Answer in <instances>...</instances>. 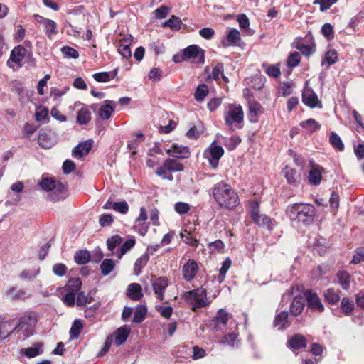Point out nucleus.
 Instances as JSON below:
<instances>
[{
	"mask_svg": "<svg viewBox=\"0 0 364 364\" xmlns=\"http://www.w3.org/2000/svg\"><path fill=\"white\" fill-rule=\"evenodd\" d=\"M286 214L290 220L309 225L314 220L316 208L310 203H295L287 207Z\"/></svg>",
	"mask_w": 364,
	"mask_h": 364,
	"instance_id": "f257e3e1",
	"label": "nucleus"
},
{
	"mask_svg": "<svg viewBox=\"0 0 364 364\" xmlns=\"http://www.w3.org/2000/svg\"><path fill=\"white\" fill-rule=\"evenodd\" d=\"M213 196L217 203L227 209H233L239 203L237 193L228 183L220 182L213 188Z\"/></svg>",
	"mask_w": 364,
	"mask_h": 364,
	"instance_id": "f03ea898",
	"label": "nucleus"
},
{
	"mask_svg": "<svg viewBox=\"0 0 364 364\" xmlns=\"http://www.w3.org/2000/svg\"><path fill=\"white\" fill-rule=\"evenodd\" d=\"M244 113L240 105H229L227 110L224 112L225 124L234 130L235 128H241L240 124L243 122Z\"/></svg>",
	"mask_w": 364,
	"mask_h": 364,
	"instance_id": "7ed1b4c3",
	"label": "nucleus"
},
{
	"mask_svg": "<svg viewBox=\"0 0 364 364\" xmlns=\"http://www.w3.org/2000/svg\"><path fill=\"white\" fill-rule=\"evenodd\" d=\"M184 299L187 302L193 305V311H196L197 308L205 307L209 304L206 290L203 288L186 292L184 294Z\"/></svg>",
	"mask_w": 364,
	"mask_h": 364,
	"instance_id": "20e7f679",
	"label": "nucleus"
},
{
	"mask_svg": "<svg viewBox=\"0 0 364 364\" xmlns=\"http://www.w3.org/2000/svg\"><path fill=\"white\" fill-rule=\"evenodd\" d=\"M183 53L186 60H191L198 64H203L205 62V51L197 45L188 46L183 49Z\"/></svg>",
	"mask_w": 364,
	"mask_h": 364,
	"instance_id": "39448f33",
	"label": "nucleus"
},
{
	"mask_svg": "<svg viewBox=\"0 0 364 364\" xmlns=\"http://www.w3.org/2000/svg\"><path fill=\"white\" fill-rule=\"evenodd\" d=\"M224 154V149L222 146L212 143L205 151L204 156L207 158L213 168L218 167V161Z\"/></svg>",
	"mask_w": 364,
	"mask_h": 364,
	"instance_id": "423d86ee",
	"label": "nucleus"
},
{
	"mask_svg": "<svg viewBox=\"0 0 364 364\" xmlns=\"http://www.w3.org/2000/svg\"><path fill=\"white\" fill-rule=\"evenodd\" d=\"M251 218L258 225L266 226L269 229L272 228V219L266 215L259 213V204L257 201L251 203Z\"/></svg>",
	"mask_w": 364,
	"mask_h": 364,
	"instance_id": "0eeeda50",
	"label": "nucleus"
},
{
	"mask_svg": "<svg viewBox=\"0 0 364 364\" xmlns=\"http://www.w3.org/2000/svg\"><path fill=\"white\" fill-rule=\"evenodd\" d=\"M304 296L309 309L313 311H317L319 313L324 311V306L317 293L311 289H307L304 291Z\"/></svg>",
	"mask_w": 364,
	"mask_h": 364,
	"instance_id": "6e6552de",
	"label": "nucleus"
},
{
	"mask_svg": "<svg viewBox=\"0 0 364 364\" xmlns=\"http://www.w3.org/2000/svg\"><path fill=\"white\" fill-rule=\"evenodd\" d=\"M302 102L310 108L322 107L321 102L318 100L316 92L307 85L303 90Z\"/></svg>",
	"mask_w": 364,
	"mask_h": 364,
	"instance_id": "1a4fd4ad",
	"label": "nucleus"
},
{
	"mask_svg": "<svg viewBox=\"0 0 364 364\" xmlns=\"http://www.w3.org/2000/svg\"><path fill=\"white\" fill-rule=\"evenodd\" d=\"M230 318L229 314L223 309H220L216 313L215 316L210 321L209 326L215 331H219L223 329Z\"/></svg>",
	"mask_w": 364,
	"mask_h": 364,
	"instance_id": "9d476101",
	"label": "nucleus"
},
{
	"mask_svg": "<svg viewBox=\"0 0 364 364\" xmlns=\"http://www.w3.org/2000/svg\"><path fill=\"white\" fill-rule=\"evenodd\" d=\"M27 53V50L21 45L14 47L11 52L8 65L11 67V63H14L18 67H21L23 65V60L25 58Z\"/></svg>",
	"mask_w": 364,
	"mask_h": 364,
	"instance_id": "9b49d317",
	"label": "nucleus"
},
{
	"mask_svg": "<svg viewBox=\"0 0 364 364\" xmlns=\"http://www.w3.org/2000/svg\"><path fill=\"white\" fill-rule=\"evenodd\" d=\"M168 285V280L166 277H159L152 282V287L156 297L162 301L164 297V291Z\"/></svg>",
	"mask_w": 364,
	"mask_h": 364,
	"instance_id": "f8f14e48",
	"label": "nucleus"
},
{
	"mask_svg": "<svg viewBox=\"0 0 364 364\" xmlns=\"http://www.w3.org/2000/svg\"><path fill=\"white\" fill-rule=\"evenodd\" d=\"M92 144L93 141L92 139H88L80 143L73 149L72 156L76 159H82L88 154L92 149Z\"/></svg>",
	"mask_w": 364,
	"mask_h": 364,
	"instance_id": "ddd939ff",
	"label": "nucleus"
},
{
	"mask_svg": "<svg viewBox=\"0 0 364 364\" xmlns=\"http://www.w3.org/2000/svg\"><path fill=\"white\" fill-rule=\"evenodd\" d=\"M117 102L112 100H105L98 110V116L102 120L109 119L114 111Z\"/></svg>",
	"mask_w": 364,
	"mask_h": 364,
	"instance_id": "4468645a",
	"label": "nucleus"
},
{
	"mask_svg": "<svg viewBox=\"0 0 364 364\" xmlns=\"http://www.w3.org/2000/svg\"><path fill=\"white\" fill-rule=\"evenodd\" d=\"M305 301L304 294L294 296L289 308L291 314L294 316L301 314L305 307Z\"/></svg>",
	"mask_w": 364,
	"mask_h": 364,
	"instance_id": "2eb2a0df",
	"label": "nucleus"
},
{
	"mask_svg": "<svg viewBox=\"0 0 364 364\" xmlns=\"http://www.w3.org/2000/svg\"><path fill=\"white\" fill-rule=\"evenodd\" d=\"M36 320L31 316L21 317L17 323L18 332H23L27 334L31 333V328L35 325Z\"/></svg>",
	"mask_w": 364,
	"mask_h": 364,
	"instance_id": "dca6fc26",
	"label": "nucleus"
},
{
	"mask_svg": "<svg viewBox=\"0 0 364 364\" xmlns=\"http://www.w3.org/2000/svg\"><path fill=\"white\" fill-rule=\"evenodd\" d=\"M198 269V264L193 259H189L183 267L182 272L183 278L189 282L196 276Z\"/></svg>",
	"mask_w": 364,
	"mask_h": 364,
	"instance_id": "f3484780",
	"label": "nucleus"
},
{
	"mask_svg": "<svg viewBox=\"0 0 364 364\" xmlns=\"http://www.w3.org/2000/svg\"><path fill=\"white\" fill-rule=\"evenodd\" d=\"M66 186L61 182H58V185L53 188L48 195V199L53 202H58L66 198Z\"/></svg>",
	"mask_w": 364,
	"mask_h": 364,
	"instance_id": "a211bd4d",
	"label": "nucleus"
},
{
	"mask_svg": "<svg viewBox=\"0 0 364 364\" xmlns=\"http://www.w3.org/2000/svg\"><path fill=\"white\" fill-rule=\"evenodd\" d=\"M166 152L171 156L179 159H186L190 155L188 146H180L177 144H173L170 149H167Z\"/></svg>",
	"mask_w": 364,
	"mask_h": 364,
	"instance_id": "6ab92c4d",
	"label": "nucleus"
},
{
	"mask_svg": "<svg viewBox=\"0 0 364 364\" xmlns=\"http://www.w3.org/2000/svg\"><path fill=\"white\" fill-rule=\"evenodd\" d=\"M130 332L131 329L127 325H124L117 328L113 334L115 344L118 346L123 344L129 336Z\"/></svg>",
	"mask_w": 364,
	"mask_h": 364,
	"instance_id": "aec40b11",
	"label": "nucleus"
},
{
	"mask_svg": "<svg viewBox=\"0 0 364 364\" xmlns=\"http://www.w3.org/2000/svg\"><path fill=\"white\" fill-rule=\"evenodd\" d=\"M323 168L318 165H313L309 172L308 180L311 185L317 186L321 183Z\"/></svg>",
	"mask_w": 364,
	"mask_h": 364,
	"instance_id": "412c9836",
	"label": "nucleus"
},
{
	"mask_svg": "<svg viewBox=\"0 0 364 364\" xmlns=\"http://www.w3.org/2000/svg\"><path fill=\"white\" fill-rule=\"evenodd\" d=\"M14 331H18L17 323L14 321L2 322L0 324V338L6 339Z\"/></svg>",
	"mask_w": 364,
	"mask_h": 364,
	"instance_id": "4be33fe9",
	"label": "nucleus"
},
{
	"mask_svg": "<svg viewBox=\"0 0 364 364\" xmlns=\"http://www.w3.org/2000/svg\"><path fill=\"white\" fill-rule=\"evenodd\" d=\"M273 325L278 330L287 328L290 326L288 312L283 311L278 314L274 318Z\"/></svg>",
	"mask_w": 364,
	"mask_h": 364,
	"instance_id": "5701e85b",
	"label": "nucleus"
},
{
	"mask_svg": "<svg viewBox=\"0 0 364 364\" xmlns=\"http://www.w3.org/2000/svg\"><path fill=\"white\" fill-rule=\"evenodd\" d=\"M241 38L240 33L236 28H231L227 33L225 39L221 41V43L224 47H228L232 44H235Z\"/></svg>",
	"mask_w": 364,
	"mask_h": 364,
	"instance_id": "b1692460",
	"label": "nucleus"
},
{
	"mask_svg": "<svg viewBox=\"0 0 364 364\" xmlns=\"http://www.w3.org/2000/svg\"><path fill=\"white\" fill-rule=\"evenodd\" d=\"M127 295L134 301H139L142 296V289L139 284L132 283L128 286Z\"/></svg>",
	"mask_w": 364,
	"mask_h": 364,
	"instance_id": "393cba45",
	"label": "nucleus"
},
{
	"mask_svg": "<svg viewBox=\"0 0 364 364\" xmlns=\"http://www.w3.org/2000/svg\"><path fill=\"white\" fill-rule=\"evenodd\" d=\"M132 41V36H129L128 38H124L120 41L118 51L119 54L124 58L127 59L132 56V51L129 46Z\"/></svg>",
	"mask_w": 364,
	"mask_h": 364,
	"instance_id": "a878e982",
	"label": "nucleus"
},
{
	"mask_svg": "<svg viewBox=\"0 0 364 364\" xmlns=\"http://www.w3.org/2000/svg\"><path fill=\"white\" fill-rule=\"evenodd\" d=\"M323 296L325 299V301L331 305L337 304L341 299L340 291H336L332 288H329L323 291Z\"/></svg>",
	"mask_w": 364,
	"mask_h": 364,
	"instance_id": "bb28decb",
	"label": "nucleus"
},
{
	"mask_svg": "<svg viewBox=\"0 0 364 364\" xmlns=\"http://www.w3.org/2000/svg\"><path fill=\"white\" fill-rule=\"evenodd\" d=\"M336 277L338 279V282L339 285L344 290H348L350 288V275L346 270H340L337 272Z\"/></svg>",
	"mask_w": 364,
	"mask_h": 364,
	"instance_id": "cd10ccee",
	"label": "nucleus"
},
{
	"mask_svg": "<svg viewBox=\"0 0 364 364\" xmlns=\"http://www.w3.org/2000/svg\"><path fill=\"white\" fill-rule=\"evenodd\" d=\"M288 342L289 346L294 349L305 348L306 346V339L301 334L293 336Z\"/></svg>",
	"mask_w": 364,
	"mask_h": 364,
	"instance_id": "c85d7f7f",
	"label": "nucleus"
},
{
	"mask_svg": "<svg viewBox=\"0 0 364 364\" xmlns=\"http://www.w3.org/2000/svg\"><path fill=\"white\" fill-rule=\"evenodd\" d=\"M82 282L80 278H72L68 281V283L63 288L65 291L73 292L76 294L80 289Z\"/></svg>",
	"mask_w": 364,
	"mask_h": 364,
	"instance_id": "c756f323",
	"label": "nucleus"
},
{
	"mask_svg": "<svg viewBox=\"0 0 364 364\" xmlns=\"http://www.w3.org/2000/svg\"><path fill=\"white\" fill-rule=\"evenodd\" d=\"M338 60V53L335 49H329L325 53L321 60V65L327 64L328 67L334 64Z\"/></svg>",
	"mask_w": 364,
	"mask_h": 364,
	"instance_id": "7c9ffc66",
	"label": "nucleus"
},
{
	"mask_svg": "<svg viewBox=\"0 0 364 364\" xmlns=\"http://www.w3.org/2000/svg\"><path fill=\"white\" fill-rule=\"evenodd\" d=\"M91 120V112L87 107H82L77 114V122L82 125L87 124Z\"/></svg>",
	"mask_w": 364,
	"mask_h": 364,
	"instance_id": "2f4dec72",
	"label": "nucleus"
},
{
	"mask_svg": "<svg viewBox=\"0 0 364 364\" xmlns=\"http://www.w3.org/2000/svg\"><path fill=\"white\" fill-rule=\"evenodd\" d=\"M164 167L169 172H177L183 171V166L181 163L173 159H167L164 161Z\"/></svg>",
	"mask_w": 364,
	"mask_h": 364,
	"instance_id": "473e14b6",
	"label": "nucleus"
},
{
	"mask_svg": "<svg viewBox=\"0 0 364 364\" xmlns=\"http://www.w3.org/2000/svg\"><path fill=\"white\" fill-rule=\"evenodd\" d=\"M6 296L12 299H25L28 297L26 292L22 289H17L14 287L10 288L9 290L6 291Z\"/></svg>",
	"mask_w": 364,
	"mask_h": 364,
	"instance_id": "72a5a7b5",
	"label": "nucleus"
},
{
	"mask_svg": "<svg viewBox=\"0 0 364 364\" xmlns=\"http://www.w3.org/2000/svg\"><path fill=\"white\" fill-rule=\"evenodd\" d=\"M224 66L222 63H218L213 69L212 77L215 80H219L222 78L224 82H228L229 79L224 75Z\"/></svg>",
	"mask_w": 364,
	"mask_h": 364,
	"instance_id": "f704fd0d",
	"label": "nucleus"
},
{
	"mask_svg": "<svg viewBox=\"0 0 364 364\" xmlns=\"http://www.w3.org/2000/svg\"><path fill=\"white\" fill-rule=\"evenodd\" d=\"M74 259L77 264H85L90 260V254L89 251L86 250H79L75 252Z\"/></svg>",
	"mask_w": 364,
	"mask_h": 364,
	"instance_id": "c9c22d12",
	"label": "nucleus"
},
{
	"mask_svg": "<svg viewBox=\"0 0 364 364\" xmlns=\"http://www.w3.org/2000/svg\"><path fill=\"white\" fill-rule=\"evenodd\" d=\"M24 354L28 358H34L43 353V344L37 343L33 346L26 348L23 350Z\"/></svg>",
	"mask_w": 364,
	"mask_h": 364,
	"instance_id": "e433bc0d",
	"label": "nucleus"
},
{
	"mask_svg": "<svg viewBox=\"0 0 364 364\" xmlns=\"http://www.w3.org/2000/svg\"><path fill=\"white\" fill-rule=\"evenodd\" d=\"M149 259V255L147 253L142 255L139 257L134 263V273L136 275H139L142 268L147 264Z\"/></svg>",
	"mask_w": 364,
	"mask_h": 364,
	"instance_id": "4c0bfd02",
	"label": "nucleus"
},
{
	"mask_svg": "<svg viewBox=\"0 0 364 364\" xmlns=\"http://www.w3.org/2000/svg\"><path fill=\"white\" fill-rule=\"evenodd\" d=\"M82 328L83 325L82 321L80 319H75L73 323L70 330V338L71 340L78 338Z\"/></svg>",
	"mask_w": 364,
	"mask_h": 364,
	"instance_id": "58836bf2",
	"label": "nucleus"
},
{
	"mask_svg": "<svg viewBox=\"0 0 364 364\" xmlns=\"http://www.w3.org/2000/svg\"><path fill=\"white\" fill-rule=\"evenodd\" d=\"M38 142L39 146L46 149H50L54 145V141L46 132L40 133Z\"/></svg>",
	"mask_w": 364,
	"mask_h": 364,
	"instance_id": "ea45409f",
	"label": "nucleus"
},
{
	"mask_svg": "<svg viewBox=\"0 0 364 364\" xmlns=\"http://www.w3.org/2000/svg\"><path fill=\"white\" fill-rule=\"evenodd\" d=\"M122 238L119 235H116L110 238H108L107 240V245L109 250H110L113 255H116L119 253V251L114 252V250L117 247L119 246L122 244Z\"/></svg>",
	"mask_w": 364,
	"mask_h": 364,
	"instance_id": "a19ab883",
	"label": "nucleus"
},
{
	"mask_svg": "<svg viewBox=\"0 0 364 364\" xmlns=\"http://www.w3.org/2000/svg\"><path fill=\"white\" fill-rule=\"evenodd\" d=\"M114 262L111 259H104L100 264L101 274L103 276H107L110 274L114 269Z\"/></svg>",
	"mask_w": 364,
	"mask_h": 364,
	"instance_id": "79ce46f5",
	"label": "nucleus"
},
{
	"mask_svg": "<svg viewBox=\"0 0 364 364\" xmlns=\"http://www.w3.org/2000/svg\"><path fill=\"white\" fill-rule=\"evenodd\" d=\"M182 21L180 18L172 16L171 18L162 23L163 27H168L171 30L178 31L181 29Z\"/></svg>",
	"mask_w": 364,
	"mask_h": 364,
	"instance_id": "37998d69",
	"label": "nucleus"
},
{
	"mask_svg": "<svg viewBox=\"0 0 364 364\" xmlns=\"http://www.w3.org/2000/svg\"><path fill=\"white\" fill-rule=\"evenodd\" d=\"M331 146L336 150L341 151L344 149V144L341 137L335 132H331L329 136Z\"/></svg>",
	"mask_w": 364,
	"mask_h": 364,
	"instance_id": "c03bdc74",
	"label": "nucleus"
},
{
	"mask_svg": "<svg viewBox=\"0 0 364 364\" xmlns=\"http://www.w3.org/2000/svg\"><path fill=\"white\" fill-rule=\"evenodd\" d=\"M146 308L144 306H138L134 313L133 322L139 323H141L146 318Z\"/></svg>",
	"mask_w": 364,
	"mask_h": 364,
	"instance_id": "a18cd8bd",
	"label": "nucleus"
},
{
	"mask_svg": "<svg viewBox=\"0 0 364 364\" xmlns=\"http://www.w3.org/2000/svg\"><path fill=\"white\" fill-rule=\"evenodd\" d=\"M300 126L310 132L317 131L321 127L320 124L314 119H309L300 122Z\"/></svg>",
	"mask_w": 364,
	"mask_h": 364,
	"instance_id": "49530a36",
	"label": "nucleus"
},
{
	"mask_svg": "<svg viewBox=\"0 0 364 364\" xmlns=\"http://www.w3.org/2000/svg\"><path fill=\"white\" fill-rule=\"evenodd\" d=\"M39 185L41 188L46 191H51L58 185L53 178H43L40 181Z\"/></svg>",
	"mask_w": 364,
	"mask_h": 364,
	"instance_id": "de8ad7c7",
	"label": "nucleus"
},
{
	"mask_svg": "<svg viewBox=\"0 0 364 364\" xmlns=\"http://www.w3.org/2000/svg\"><path fill=\"white\" fill-rule=\"evenodd\" d=\"M249 109V117L250 122H256L257 121V116L258 115L259 113L262 112V107L260 106L259 104L257 102H253L250 104Z\"/></svg>",
	"mask_w": 364,
	"mask_h": 364,
	"instance_id": "09e8293b",
	"label": "nucleus"
},
{
	"mask_svg": "<svg viewBox=\"0 0 364 364\" xmlns=\"http://www.w3.org/2000/svg\"><path fill=\"white\" fill-rule=\"evenodd\" d=\"M284 173L287 182L289 184H296L297 182L296 170L287 166L284 169Z\"/></svg>",
	"mask_w": 364,
	"mask_h": 364,
	"instance_id": "8fccbe9b",
	"label": "nucleus"
},
{
	"mask_svg": "<svg viewBox=\"0 0 364 364\" xmlns=\"http://www.w3.org/2000/svg\"><path fill=\"white\" fill-rule=\"evenodd\" d=\"M135 245V240L134 238L129 239L128 240L125 241L121 246L119 250V253L117 254V257L119 259H121L122 257L130 249L134 247Z\"/></svg>",
	"mask_w": 364,
	"mask_h": 364,
	"instance_id": "3c124183",
	"label": "nucleus"
},
{
	"mask_svg": "<svg viewBox=\"0 0 364 364\" xmlns=\"http://www.w3.org/2000/svg\"><path fill=\"white\" fill-rule=\"evenodd\" d=\"M208 93V86L205 84H201L198 86L196 93H195V99L198 102H202L207 94Z\"/></svg>",
	"mask_w": 364,
	"mask_h": 364,
	"instance_id": "603ef678",
	"label": "nucleus"
},
{
	"mask_svg": "<svg viewBox=\"0 0 364 364\" xmlns=\"http://www.w3.org/2000/svg\"><path fill=\"white\" fill-rule=\"evenodd\" d=\"M45 31L46 35L48 36L49 38H51L53 35L57 34L58 31L57 29V24L56 23L49 19L48 21H46L45 26Z\"/></svg>",
	"mask_w": 364,
	"mask_h": 364,
	"instance_id": "864d4df0",
	"label": "nucleus"
},
{
	"mask_svg": "<svg viewBox=\"0 0 364 364\" xmlns=\"http://www.w3.org/2000/svg\"><path fill=\"white\" fill-rule=\"evenodd\" d=\"M341 306L343 312L345 313L346 315L350 314L354 309L353 303L346 297L343 298Z\"/></svg>",
	"mask_w": 364,
	"mask_h": 364,
	"instance_id": "5fc2aeb1",
	"label": "nucleus"
},
{
	"mask_svg": "<svg viewBox=\"0 0 364 364\" xmlns=\"http://www.w3.org/2000/svg\"><path fill=\"white\" fill-rule=\"evenodd\" d=\"M321 32L323 34V36L328 40H331L334 37L333 28L331 23H324L321 27Z\"/></svg>",
	"mask_w": 364,
	"mask_h": 364,
	"instance_id": "6e6d98bb",
	"label": "nucleus"
},
{
	"mask_svg": "<svg viewBox=\"0 0 364 364\" xmlns=\"http://www.w3.org/2000/svg\"><path fill=\"white\" fill-rule=\"evenodd\" d=\"M112 209L122 214H125L129 210V205L125 200L120 202H114L112 205Z\"/></svg>",
	"mask_w": 364,
	"mask_h": 364,
	"instance_id": "4d7b16f0",
	"label": "nucleus"
},
{
	"mask_svg": "<svg viewBox=\"0 0 364 364\" xmlns=\"http://www.w3.org/2000/svg\"><path fill=\"white\" fill-rule=\"evenodd\" d=\"M61 52L66 58L77 59L79 57L78 52L70 46H63L61 48Z\"/></svg>",
	"mask_w": 364,
	"mask_h": 364,
	"instance_id": "13d9d810",
	"label": "nucleus"
},
{
	"mask_svg": "<svg viewBox=\"0 0 364 364\" xmlns=\"http://www.w3.org/2000/svg\"><path fill=\"white\" fill-rule=\"evenodd\" d=\"M39 272L40 268H38L35 271L23 270L21 272L19 277L23 280L29 281L34 279L39 274Z\"/></svg>",
	"mask_w": 364,
	"mask_h": 364,
	"instance_id": "bf43d9fd",
	"label": "nucleus"
},
{
	"mask_svg": "<svg viewBox=\"0 0 364 364\" xmlns=\"http://www.w3.org/2000/svg\"><path fill=\"white\" fill-rule=\"evenodd\" d=\"M300 60H301L300 54L298 52H294L289 56L287 61V65L289 67L294 68V67L297 66L299 64Z\"/></svg>",
	"mask_w": 364,
	"mask_h": 364,
	"instance_id": "052dcab7",
	"label": "nucleus"
},
{
	"mask_svg": "<svg viewBox=\"0 0 364 364\" xmlns=\"http://www.w3.org/2000/svg\"><path fill=\"white\" fill-rule=\"evenodd\" d=\"M36 120L43 121L48 117V109L45 107H38L35 114Z\"/></svg>",
	"mask_w": 364,
	"mask_h": 364,
	"instance_id": "680f3d73",
	"label": "nucleus"
},
{
	"mask_svg": "<svg viewBox=\"0 0 364 364\" xmlns=\"http://www.w3.org/2000/svg\"><path fill=\"white\" fill-rule=\"evenodd\" d=\"M92 77L98 82H107L111 80V74L108 72L97 73Z\"/></svg>",
	"mask_w": 364,
	"mask_h": 364,
	"instance_id": "e2e57ef3",
	"label": "nucleus"
},
{
	"mask_svg": "<svg viewBox=\"0 0 364 364\" xmlns=\"http://www.w3.org/2000/svg\"><path fill=\"white\" fill-rule=\"evenodd\" d=\"M336 2L337 0H315L314 4H319L321 11H325Z\"/></svg>",
	"mask_w": 364,
	"mask_h": 364,
	"instance_id": "0e129e2a",
	"label": "nucleus"
},
{
	"mask_svg": "<svg viewBox=\"0 0 364 364\" xmlns=\"http://www.w3.org/2000/svg\"><path fill=\"white\" fill-rule=\"evenodd\" d=\"M63 302L68 306H73L75 301V294L66 291V294L62 297Z\"/></svg>",
	"mask_w": 364,
	"mask_h": 364,
	"instance_id": "69168bd1",
	"label": "nucleus"
},
{
	"mask_svg": "<svg viewBox=\"0 0 364 364\" xmlns=\"http://www.w3.org/2000/svg\"><path fill=\"white\" fill-rule=\"evenodd\" d=\"M168 170L166 169L164 167V162L163 163V165L160 167H159L156 171V174L160 177H161L163 179H166L168 181L173 180V176L171 174H168Z\"/></svg>",
	"mask_w": 364,
	"mask_h": 364,
	"instance_id": "338daca9",
	"label": "nucleus"
},
{
	"mask_svg": "<svg viewBox=\"0 0 364 364\" xmlns=\"http://www.w3.org/2000/svg\"><path fill=\"white\" fill-rule=\"evenodd\" d=\"M169 11V7L161 6L154 11L155 17L158 19H163L167 16Z\"/></svg>",
	"mask_w": 364,
	"mask_h": 364,
	"instance_id": "774afa93",
	"label": "nucleus"
}]
</instances>
